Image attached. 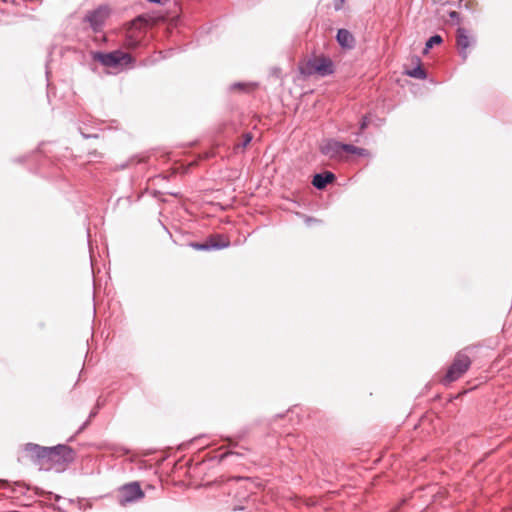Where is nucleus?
I'll return each instance as SVG.
<instances>
[{"label":"nucleus","instance_id":"nucleus-1","mask_svg":"<svg viewBox=\"0 0 512 512\" xmlns=\"http://www.w3.org/2000/svg\"><path fill=\"white\" fill-rule=\"evenodd\" d=\"M58 145L52 142H42L39 144L36 151H33L31 154L19 156L13 159L16 163H25L27 161L33 162L35 166L30 168V171L39 174L43 177H46L45 173L46 165L51 163V159L54 158L59 160V155L56 152Z\"/></svg>","mask_w":512,"mask_h":512},{"label":"nucleus","instance_id":"nucleus-2","mask_svg":"<svg viewBox=\"0 0 512 512\" xmlns=\"http://www.w3.org/2000/svg\"><path fill=\"white\" fill-rule=\"evenodd\" d=\"M91 58L93 61L100 63L108 68H122L129 66L135 62L134 57L121 49L113 51H91Z\"/></svg>","mask_w":512,"mask_h":512},{"label":"nucleus","instance_id":"nucleus-3","mask_svg":"<svg viewBox=\"0 0 512 512\" xmlns=\"http://www.w3.org/2000/svg\"><path fill=\"white\" fill-rule=\"evenodd\" d=\"M50 455L48 468H44L45 471L50 470L52 467L58 466H69L74 463L77 457L76 451L67 444H57L55 446L50 447Z\"/></svg>","mask_w":512,"mask_h":512},{"label":"nucleus","instance_id":"nucleus-4","mask_svg":"<svg viewBox=\"0 0 512 512\" xmlns=\"http://www.w3.org/2000/svg\"><path fill=\"white\" fill-rule=\"evenodd\" d=\"M471 366V359L461 350L456 353L451 365L448 367L446 374L442 378L444 385L450 384L458 380Z\"/></svg>","mask_w":512,"mask_h":512},{"label":"nucleus","instance_id":"nucleus-5","mask_svg":"<svg viewBox=\"0 0 512 512\" xmlns=\"http://www.w3.org/2000/svg\"><path fill=\"white\" fill-rule=\"evenodd\" d=\"M231 245L230 239L220 233L209 235L204 241H192L188 246L197 251H219L229 248Z\"/></svg>","mask_w":512,"mask_h":512},{"label":"nucleus","instance_id":"nucleus-6","mask_svg":"<svg viewBox=\"0 0 512 512\" xmlns=\"http://www.w3.org/2000/svg\"><path fill=\"white\" fill-rule=\"evenodd\" d=\"M111 15V8L107 4H101L95 9L88 11L83 18V22L89 24L94 33L103 31L106 21Z\"/></svg>","mask_w":512,"mask_h":512},{"label":"nucleus","instance_id":"nucleus-7","mask_svg":"<svg viewBox=\"0 0 512 512\" xmlns=\"http://www.w3.org/2000/svg\"><path fill=\"white\" fill-rule=\"evenodd\" d=\"M348 143L341 142L334 138H328L319 146V151L323 156L331 160L345 161L348 159Z\"/></svg>","mask_w":512,"mask_h":512},{"label":"nucleus","instance_id":"nucleus-8","mask_svg":"<svg viewBox=\"0 0 512 512\" xmlns=\"http://www.w3.org/2000/svg\"><path fill=\"white\" fill-rule=\"evenodd\" d=\"M22 450L34 465L42 468L45 464H48L50 447L28 442L22 446Z\"/></svg>","mask_w":512,"mask_h":512},{"label":"nucleus","instance_id":"nucleus-9","mask_svg":"<svg viewBox=\"0 0 512 512\" xmlns=\"http://www.w3.org/2000/svg\"><path fill=\"white\" fill-rule=\"evenodd\" d=\"M145 497V493L138 481L124 484L119 488L118 501L121 505L134 503Z\"/></svg>","mask_w":512,"mask_h":512},{"label":"nucleus","instance_id":"nucleus-10","mask_svg":"<svg viewBox=\"0 0 512 512\" xmlns=\"http://www.w3.org/2000/svg\"><path fill=\"white\" fill-rule=\"evenodd\" d=\"M456 44L459 50V56L462 61L465 62L468 58L467 49L470 46L476 45V39L473 36L469 35V32L466 28L459 26L456 30Z\"/></svg>","mask_w":512,"mask_h":512},{"label":"nucleus","instance_id":"nucleus-11","mask_svg":"<svg viewBox=\"0 0 512 512\" xmlns=\"http://www.w3.org/2000/svg\"><path fill=\"white\" fill-rule=\"evenodd\" d=\"M314 75L320 77L331 76L335 72V63L333 60L325 55L316 57L315 69L313 70Z\"/></svg>","mask_w":512,"mask_h":512},{"label":"nucleus","instance_id":"nucleus-12","mask_svg":"<svg viewBox=\"0 0 512 512\" xmlns=\"http://www.w3.org/2000/svg\"><path fill=\"white\" fill-rule=\"evenodd\" d=\"M335 40L342 50H352L356 46L354 35L346 28H339L337 30Z\"/></svg>","mask_w":512,"mask_h":512},{"label":"nucleus","instance_id":"nucleus-13","mask_svg":"<svg viewBox=\"0 0 512 512\" xmlns=\"http://www.w3.org/2000/svg\"><path fill=\"white\" fill-rule=\"evenodd\" d=\"M411 62L414 64V67L410 69H405L404 74L418 80H425L428 77V72L422 66L421 58L417 55H413L411 57Z\"/></svg>","mask_w":512,"mask_h":512},{"label":"nucleus","instance_id":"nucleus-14","mask_svg":"<svg viewBox=\"0 0 512 512\" xmlns=\"http://www.w3.org/2000/svg\"><path fill=\"white\" fill-rule=\"evenodd\" d=\"M337 179L336 175L331 171H323L315 173L312 178V185L317 190H324L329 184Z\"/></svg>","mask_w":512,"mask_h":512},{"label":"nucleus","instance_id":"nucleus-15","mask_svg":"<svg viewBox=\"0 0 512 512\" xmlns=\"http://www.w3.org/2000/svg\"><path fill=\"white\" fill-rule=\"evenodd\" d=\"M316 57H311L307 61L300 63L298 66L299 73L304 77H310L314 75L313 70L315 69Z\"/></svg>","mask_w":512,"mask_h":512},{"label":"nucleus","instance_id":"nucleus-16","mask_svg":"<svg viewBox=\"0 0 512 512\" xmlns=\"http://www.w3.org/2000/svg\"><path fill=\"white\" fill-rule=\"evenodd\" d=\"M348 155H356L359 157H369L370 151L366 148L355 146L354 144L348 143Z\"/></svg>","mask_w":512,"mask_h":512},{"label":"nucleus","instance_id":"nucleus-17","mask_svg":"<svg viewBox=\"0 0 512 512\" xmlns=\"http://www.w3.org/2000/svg\"><path fill=\"white\" fill-rule=\"evenodd\" d=\"M243 500H244L245 504L234 505L232 510L233 511H249L250 512L255 499H252L251 495H246V496H243Z\"/></svg>","mask_w":512,"mask_h":512},{"label":"nucleus","instance_id":"nucleus-18","mask_svg":"<svg viewBox=\"0 0 512 512\" xmlns=\"http://www.w3.org/2000/svg\"><path fill=\"white\" fill-rule=\"evenodd\" d=\"M90 130H94L93 127L88 128L87 126H78V131L84 139H97L99 134L97 132H92Z\"/></svg>","mask_w":512,"mask_h":512},{"label":"nucleus","instance_id":"nucleus-19","mask_svg":"<svg viewBox=\"0 0 512 512\" xmlns=\"http://www.w3.org/2000/svg\"><path fill=\"white\" fill-rule=\"evenodd\" d=\"M370 124V118L368 115H363L359 123V130L354 133L355 136L360 137Z\"/></svg>","mask_w":512,"mask_h":512},{"label":"nucleus","instance_id":"nucleus-20","mask_svg":"<svg viewBox=\"0 0 512 512\" xmlns=\"http://www.w3.org/2000/svg\"><path fill=\"white\" fill-rule=\"evenodd\" d=\"M443 43V37L440 34H433L430 36L425 44H427L428 49H432L436 45H440Z\"/></svg>","mask_w":512,"mask_h":512},{"label":"nucleus","instance_id":"nucleus-21","mask_svg":"<svg viewBox=\"0 0 512 512\" xmlns=\"http://www.w3.org/2000/svg\"><path fill=\"white\" fill-rule=\"evenodd\" d=\"M0 483H1V487L3 488H9L11 492H17L18 489H22L23 486L20 484V483H16L13 487L9 484L8 481L6 480H0ZM19 492L21 494H24V492L22 490H19Z\"/></svg>","mask_w":512,"mask_h":512},{"label":"nucleus","instance_id":"nucleus-22","mask_svg":"<svg viewBox=\"0 0 512 512\" xmlns=\"http://www.w3.org/2000/svg\"><path fill=\"white\" fill-rule=\"evenodd\" d=\"M253 136L250 132L245 133L242 137V141L238 144V147L245 149L252 141Z\"/></svg>","mask_w":512,"mask_h":512},{"label":"nucleus","instance_id":"nucleus-23","mask_svg":"<svg viewBox=\"0 0 512 512\" xmlns=\"http://www.w3.org/2000/svg\"><path fill=\"white\" fill-rule=\"evenodd\" d=\"M296 409H297V406H293V407L289 408L285 413L275 414L273 416V418L271 419V422H275L279 418L288 417L289 415L295 413Z\"/></svg>","mask_w":512,"mask_h":512},{"label":"nucleus","instance_id":"nucleus-24","mask_svg":"<svg viewBox=\"0 0 512 512\" xmlns=\"http://www.w3.org/2000/svg\"><path fill=\"white\" fill-rule=\"evenodd\" d=\"M229 456H237V457H241L243 456L242 453H239V452H235V451H227V452H224V453H221L217 456L218 458V461L219 462H223L227 457Z\"/></svg>","mask_w":512,"mask_h":512},{"label":"nucleus","instance_id":"nucleus-25","mask_svg":"<svg viewBox=\"0 0 512 512\" xmlns=\"http://www.w3.org/2000/svg\"><path fill=\"white\" fill-rule=\"evenodd\" d=\"M449 18L454 22V24H459L461 21L460 14L457 11L451 10L448 12Z\"/></svg>","mask_w":512,"mask_h":512},{"label":"nucleus","instance_id":"nucleus-26","mask_svg":"<svg viewBox=\"0 0 512 512\" xmlns=\"http://www.w3.org/2000/svg\"><path fill=\"white\" fill-rule=\"evenodd\" d=\"M346 0H334L333 1V8L335 11H341L344 7Z\"/></svg>","mask_w":512,"mask_h":512},{"label":"nucleus","instance_id":"nucleus-27","mask_svg":"<svg viewBox=\"0 0 512 512\" xmlns=\"http://www.w3.org/2000/svg\"><path fill=\"white\" fill-rule=\"evenodd\" d=\"M245 87H246V84L243 83V82H235V83L230 85V89L231 90H234V89L244 90Z\"/></svg>","mask_w":512,"mask_h":512},{"label":"nucleus","instance_id":"nucleus-28","mask_svg":"<svg viewBox=\"0 0 512 512\" xmlns=\"http://www.w3.org/2000/svg\"><path fill=\"white\" fill-rule=\"evenodd\" d=\"M91 421H89L88 419L86 421H84L80 427L77 429L75 435H79L80 433H82L90 424Z\"/></svg>","mask_w":512,"mask_h":512},{"label":"nucleus","instance_id":"nucleus-29","mask_svg":"<svg viewBox=\"0 0 512 512\" xmlns=\"http://www.w3.org/2000/svg\"><path fill=\"white\" fill-rule=\"evenodd\" d=\"M319 222H320V220H318L317 218L310 217V216L305 217V223L307 225H311L312 223H319Z\"/></svg>","mask_w":512,"mask_h":512},{"label":"nucleus","instance_id":"nucleus-30","mask_svg":"<svg viewBox=\"0 0 512 512\" xmlns=\"http://www.w3.org/2000/svg\"><path fill=\"white\" fill-rule=\"evenodd\" d=\"M98 412L99 409L94 407L89 413L88 420L91 421L94 417L97 416Z\"/></svg>","mask_w":512,"mask_h":512},{"label":"nucleus","instance_id":"nucleus-31","mask_svg":"<svg viewBox=\"0 0 512 512\" xmlns=\"http://www.w3.org/2000/svg\"><path fill=\"white\" fill-rule=\"evenodd\" d=\"M457 8L459 9H466L468 10L469 9V5L468 3H463V0H459L458 3H457Z\"/></svg>","mask_w":512,"mask_h":512},{"label":"nucleus","instance_id":"nucleus-32","mask_svg":"<svg viewBox=\"0 0 512 512\" xmlns=\"http://www.w3.org/2000/svg\"><path fill=\"white\" fill-rule=\"evenodd\" d=\"M89 155L94 159L102 158V154L100 152H98L97 150H93V151L89 152Z\"/></svg>","mask_w":512,"mask_h":512},{"label":"nucleus","instance_id":"nucleus-33","mask_svg":"<svg viewBox=\"0 0 512 512\" xmlns=\"http://www.w3.org/2000/svg\"><path fill=\"white\" fill-rule=\"evenodd\" d=\"M165 193L168 195L174 196V197H178L180 195L179 192H174V191H166Z\"/></svg>","mask_w":512,"mask_h":512},{"label":"nucleus","instance_id":"nucleus-34","mask_svg":"<svg viewBox=\"0 0 512 512\" xmlns=\"http://www.w3.org/2000/svg\"><path fill=\"white\" fill-rule=\"evenodd\" d=\"M103 405H104V402H103V401H101V399H100V398H98L97 403H96V407H95V408L100 409Z\"/></svg>","mask_w":512,"mask_h":512},{"label":"nucleus","instance_id":"nucleus-35","mask_svg":"<svg viewBox=\"0 0 512 512\" xmlns=\"http://www.w3.org/2000/svg\"><path fill=\"white\" fill-rule=\"evenodd\" d=\"M2 2H5V3H12L14 5H18V1L17 0H1Z\"/></svg>","mask_w":512,"mask_h":512},{"label":"nucleus","instance_id":"nucleus-36","mask_svg":"<svg viewBox=\"0 0 512 512\" xmlns=\"http://www.w3.org/2000/svg\"><path fill=\"white\" fill-rule=\"evenodd\" d=\"M430 50H431V49H428L427 44H425V47H424V49H423V51H422V54H423V55H426V54H428V53H429V51H430Z\"/></svg>","mask_w":512,"mask_h":512},{"label":"nucleus","instance_id":"nucleus-37","mask_svg":"<svg viewBox=\"0 0 512 512\" xmlns=\"http://www.w3.org/2000/svg\"><path fill=\"white\" fill-rule=\"evenodd\" d=\"M128 165H129V163H128V162L123 163V164H121V165H120V168H121V169H125V168H127V167H128Z\"/></svg>","mask_w":512,"mask_h":512},{"label":"nucleus","instance_id":"nucleus-38","mask_svg":"<svg viewBox=\"0 0 512 512\" xmlns=\"http://www.w3.org/2000/svg\"><path fill=\"white\" fill-rule=\"evenodd\" d=\"M64 470H65V468H62V469H56V471H57V472H62V471H64Z\"/></svg>","mask_w":512,"mask_h":512},{"label":"nucleus","instance_id":"nucleus-39","mask_svg":"<svg viewBox=\"0 0 512 512\" xmlns=\"http://www.w3.org/2000/svg\"><path fill=\"white\" fill-rule=\"evenodd\" d=\"M73 438H74V436H71V437L68 439V441H72V440H73Z\"/></svg>","mask_w":512,"mask_h":512}]
</instances>
